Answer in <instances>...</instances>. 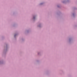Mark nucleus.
<instances>
[{
  "label": "nucleus",
  "instance_id": "nucleus-1",
  "mask_svg": "<svg viewBox=\"0 0 77 77\" xmlns=\"http://www.w3.org/2000/svg\"><path fill=\"white\" fill-rule=\"evenodd\" d=\"M15 36H16V35H14V37H15Z\"/></svg>",
  "mask_w": 77,
  "mask_h": 77
},
{
  "label": "nucleus",
  "instance_id": "nucleus-2",
  "mask_svg": "<svg viewBox=\"0 0 77 77\" xmlns=\"http://www.w3.org/2000/svg\"><path fill=\"white\" fill-rule=\"evenodd\" d=\"M34 19H35V17H34Z\"/></svg>",
  "mask_w": 77,
  "mask_h": 77
}]
</instances>
